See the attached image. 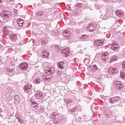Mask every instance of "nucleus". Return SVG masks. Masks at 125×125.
Returning a JSON list of instances; mask_svg holds the SVG:
<instances>
[{"instance_id": "1", "label": "nucleus", "mask_w": 125, "mask_h": 125, "mask_svg": "<svg viewBox=\"0 0 125 125\" xmlns=\"http://www.w3.org/2000/svg\"><path fill=\"white\" fill-rule=\"evenodd\" d=\"M74 100L73 99H65L64 102H65L66 104V107L67 109L70 113H74L75 111H76L78 109V107L77 106H75L73 107V108L70 109L69 107H70V105L72 106V104L73 103Z\"/></svg>"}, {"instance_id": "2", "label": "nucleus", "mask_w": 125, "mask_h": 125, "mask_svg": "<svg viewBox=\"0 0 125 125\" xmlns=\"http://www.w3.org/2000/svg\"><path fill=\"white\" fill-rule=\"evenodd\" d=\"M11 12L9 11H3L0 14V16L3 20L7 21L11 17Z\"/></svg>"}, {"instance_id": "3", "label": "nucleus", "mask_w": 125, "mask_h": 125, "mask_svg": "<svg viewBox=\"0 0 125 125\" xmlns=\"http://www.w3.org/2000/svg\"><path fill=\"white\" fill-rule=\"evenodd\" d=\"M56 71L55 68L52 66H47L44 69V72L46 75H50V74H54Z\"/></svg>"}, {"instance_id": "4", "label": "nucleus", "mask_w": 125, "mask_h": 125, "mask_svg": "<svg viewBox=\"0 0 125 125\" xmlns=\"http://www.w3.org/2000/svg\"><path fill=\"white\" fill-rule=\"evenodd\" d=\"M122 98L119 96H116L114 97H112L109 99V102L111 104H114V105H117L120 103V100H121Z\"/></svg>"}, {"instance_id": "5", "label": "nucleus", "mask_w": 125, "mask_h": 125, "mask_svg": "<svg viewBox=\"0 0 125 125\" xmlns=\"http://www.w3.org/2000/svg\"><path fill=\"white\" fill-rule=\"evenodd\" d=\"M32 84H27L25 85L23 88V90L24 92L27 93V94H32L33 92H32Z\"/></svg>"}, {"instance_id": "6", "label": "nucleus", "mask_w": 125, "mask_h": 125, "mask_svg": "<svg viewBox=\"0 0 125 125\" xmlns=\"http://www.w3.org/2000/svg\"><path fill=\"white\" fill-rule=\"evenodd\" d=\"M19 67L21 71H26L29 68V64L27 62H22L19 64Z\"/></svg>"}, {"instance_id": "7", "label": "nucleus", "mask_w": 125, "mask_h": 125, "mask_svg": "<svg viewBox=\"0 0 125 125\" xmlns=\"http://www.w3.org/2000/svg\"><path fill=\"white\" fill-rule=\"evenodd\" d=\"M95 29H96V26H95V24L93 23H89L87 27V31L88 32H93L95 31Z\"/></svg>"}, {"instance_id": "8", "label": "nucleus", "mask_w": 125, "mask_h": 125, "mask_svg": "<svg viewBox=\"0 0 125 125\" xmlns=\"http://www.w3.org/2000/svg\"><path fill=\"white\" fill-rule=\"evenodd\" d=\"M101 17L102 18L103 20H107V19L111 17V12L110 10H107L104 15H101Z\"/></svg>"}, {"instance_id": "9", "label": "nucleus", "mask_w": 125, "mask_h": 125, "mask_svg": "<svg viewBox=\"0 0 125 125\" xmlns=\"http://www.w3.org/2000/svg\"><path fill=\"white\" fill-rule=\"evenodd\" d=\"M55 119L53 120V122L55 125H58L62 122V117L59 116L58 115H56L54 116Z\"/></svg>"}, {"instance_id": "10", "label": "nucleus", "mask_w": 125, "mask_h": 125, "mask_svg": "<svg viewBox=\"0 0 125 125\" xmlns=\"http://www.w3.org/2000/svg\"><path fill=\"white\" fill-rule=\"evenodd\" d=\"M4 90L7 91V92H14V90L12 88V86H11V83H7L5 86L4 87Z\"/></svg>"}, {"instance_id": "11", "label": "nucleus", "mask_w": 125, "mask_h": 125, "mask_svg": "<svg viewBox=\"0 0 125 125\" xmlns=\"http://www.w3.org/2000/svg\"><path fill=\"white\" fill-rule=\"evenodd\" d=\"M114 85H115L116 89H119V90H122L124 88V84L120 81L116 82L114 83Z\"/></svg>"}, {"instance_id": "12", "label": "nucleus", "mask_w": 125, "mask_h": 125, "mask_svg": "<svg viewBox=\"0 0 125 125\" xmlns=\"http://www.w3.org/2000/svg\"><path fill=\"white\" fill-rule=\"evenodd\" d=\"M118 72H119V70L115 67H109L108 69V73L110 75H116L118 74Z\"/></svg>"}, {"instance_id": "13", "label": "nucleus", "mask_w": 125, "mask_h": 125, "mask_svg": "<svg viewBox=\"0 0 125 125\" xmlns=\"http://www.w3.org/2000/svg\"><path fill=\"white\" fill-rule=\"evenodd\" d=\"M94 44L97 47L100 48V46H102L104 44V41L103 40H97L94 42Z\"/></svg>"}, {"instance_id": "14", "label": "nucleus", "mask_w": 125, "mask_h": 125, "mask_svg": "<svg viewBox=\"0 0 125 125\" xmlns=\"http://www.w3.org/2000/svg\"><path fill=\"white\" fill-rule=\"evenodd\" d=\"M10 29V27L8 26H4L3 29V34L5 35V36H8V35H10V32L9 30Z\"/></svg>"}, {"instance_id": "15", "label": "nucleus", "mask_w": 125, "mask_h": 125, "mask_svg": "<svg viewBox=\"0 0 125 125\" xmlns=\"http://www.w3.org/2000/svg\"><path fill=\"white\" fill-rule=\"evenodd\" d=\"M101 59L103 60V61L106 62L108 59H109V53L105 52L102 54Z\"/></svg>"}, {"instance_id": "16", "label": "nucleus", "mask_w": 125, "mask_h": 125, "mask_svg": "<svg viewBox=\"0 0 125 125\" xmlns=\"http://www.w3.org/2000/svg\"><path fill=\"white\" fill-rule=\"evenodd\" d=\"M111 48L112 50H113V51H116L120 49V45H119V44L118 43H113L111 45Z\"/></svg>"}, {"instance_id": "17", "label": "nucleus", "mask_w": 125, "mask_h": 125, "mask_svg": "<svg viewBox=\"0 0 125 125\" xmlns=\"http://www.w3.org/2000/svg\"><path fill=\"white\" fill-rule=\"evenodd\" d=\"M62 54L64 57H68L69 54H70V51L69 49L63 48L62 49Z\"/></svg>"}, {"instance_id": "18", "label": "nucleus", "mask_w": 125, "mask_h": 125, "mask_svg": "<svg viewBox=\"0 0 125 125\" xmlns=\"http://www.w3.org/2000/svg\"><path fill=\"white\" fill-rule=\"evenodd\" d=\"M4 71L5 74L8 75L9 76H12V75H13V69L12 68L7 67L5 68Z\"/></svg>"}, {"instance_id": "19", "label": "nucleus", "mask_w": 125, "mask_h": 125, "mask_svg": "<svg viewBox=\"0 0 125 125\" xmlns=\"http://www.w3.org/2000/svg\"><path fill=\"white\" fill-rule=\"evenodd\" d=\"M9 39L12 42H16V40H17V36L12 33V32L10 31V34H9Z\"/></svg>"}, {"instance_id": "20", "label": "nucleus", "mask_w": 125, "mask_h": 125, "mask_svg": "<svg viewBox=\"0 0 125 125\" xmlns=\"http://www.w3.org/2000/svg\"><path fill=\"white\" fill-rule=\"evenodd\" d=\"M115 14L117 17L119 18H122L124 17V12L122 10H118L116 11Z\"/></svg>"}, {"instance_id": "21", "label": "nucleus", "mask_w": 125, "mask_h": 125, "mask_svg": "<svg viewBox=\"0 0 125 125\" xmlns=\"http://www.w3.org/2000/svg\"><path fill=\"white\" fill-rule=\"evenodd\" d=\"M63 36H64V38L66 39H70V37H71V32L68 30H64L63 33Z\"/></svg>"}, {"instance_id": "22", "label": "nucleus", "mask_w": 125, "mask_h": 125, "mask_svg": "<svg viewBox=\"0 0 125 125\" xmlns=\"http://www.w3.org/2000/svg\"><path fill=\"white\" fill-rule=\"evenodd\" d=\"M17 23L19 27L22 28V27H23V25H24V20H23V19L21 18H19L17 20Z\"/></svg>"}, {"instance_id": "23", "label": "nucleus", "mask_w": 125, "mask_h": 125, "mask_svg": "<svg viewBox=\"0 0 125 125\" xmlns=\"http://www.w3.org/2000/svg\"><path fill=\"white\" fill-rule=\"evenodd\" d=\"M35 97L37 99H42L43 98V95L41 92L37 91L35 93Z\"/></svg>"}, {"instance_id": "24", "label": "nucleus", "mask_w": 125, "mask_h": 125, "mask_svg": "<svg viewBox=\"0 0 125 125\" xmlns=\"http://www.w3.org/2000/svg\"><path fill=\"white\" fill-rule=\"evenodd\" d=\"M64 65H65V62H59L58 63V67L59 69H64Z\"/></svg>"}, {"instance_id": "25", "label": "nucleus", "mask_w": 125, "mask_h": 125, "mask_svg": "<svg viewBox=\"0 0 125 125\" xmlns=\"http://www.w3.org/2000/svg\"><path fill=\"white\" fill-rule=\"evenodd\" d=\"M89 68L90 70H92V71H94V72H96V71H97L98 70V67H97V65H96V64L89 65Z\"/></svg>"}, {"instance_id": "26", "label": "nucleus", "mask_w": 125, "mask_h": 125, "mask_svg": "<svg viewBox=\"0 0 125 125\" xmlns=\"http://www.w3.org/2000/svg\"><path fill=\"white\" fill-rule=\"evenodd\" d=\"M31 106L33 108H36L37 106L39 105V104L37 103V102H36V101H35L34 100H31Z\"/></svg>"}, {"instance_id": "27", "label": "nucleus", "mask_w": 125, "mask_h": 125, "mask_svg": "<svg viewBox=\"0 0 125 125\" xmlns=\"http://www.w3.org/2000/svg\"><path fill=\"white\" fill-rule=\"evenodd\" d=\"M36 14L37 15V16H39V17H41V16H42V15H43V12L38 10L36 12Z\"/></svg>"}, {"instance_id": "28", "label": "nucleus", "mask_w": 125, "mask_h": 125, "mask_svg": "<svg viewBox=\"0 0 125 125\" xmlns=\"http://www.w3.org/2000/svg\"><path fill=\"white\" fill-rule=\"evenodd\" d=\"M118 60V57L117 56H113L110 59V62L112 63L113 61H117Z\"/></svg>"}, {"instance_id": "29", "label": "nucleus", "mask_w": 125, "mask_h": 125, "mask_svg": "<svg viewBox=\"0 0 125 125\" xmlns=\"http://www.w3.org/2000/svg\"><path fill=\"white\" fill-rule=\"evenodd\" d=\"M41 79L40 78H37L34 80V83H36V84H39V83H41Z\"/></svg>"}, {"instance_id": "30", "label": "nucleus", "mask_w": 125, "mask_h": 125, "mask_svg": "<svg viewBox=\"0 0 125 125\" xmlns=\"http://www.w3.org/2000/svg\"><path fill=\"white\" fill-rule=\"evenodd\" d=\"M14 99L15 104H18L19 103V96L17 95L15 96Z\"/></svg>"}, {"instance_id": "31", "label": "nucleus", "mask_w": 125, "mask_h": 125, "mask_svg": "<svg viewBox=\"0 0 125 125\" xmlns=\"http://www.w3.org/2000/svg\"><path fill=\"white\" fill-rule=\"evenodd\" d=\"M55 49L56 50V51H57V52H58V51L60 52L61 50V46L56 45H55Z\"/></svg>"}, {"instance_id": "32", "label": "nucleus", "mask_w": 125, "mask_h": 125, "mask_svg": "<svg viewBox=\"0 0 125 125\" xmlns=\"http://www.w3.org/2000/svg\"><path fill=\"white\" fill-rule=\"evenodd\" d=\"M102 7V6L100 3H97L95 5V8H97V9H100Z\"/></svg>"}, {"instance_id": "33", "label": "nucleus", "mask_w": 125, "mask_h": 125, "mask_svg": "<svg viewBox=\"0 0 125 125\" xmlns=\"http://www.w3.org/2000/svg\"><path fill=\"white\" fill-rule=\"evenodd\" d=\"M120 77L121 79H125V72H123L120 73Z\"/></svg>"}, {"instance_id": "34", "label": "nucleus", "mask_w": 125, "mask_h": 125, "mask_svg": "<svg viewBox=\"0 0 125 125\" xmlns=\"http://www.w3.org/2000/svg\"><path fill=\"white\" fill-rule=\"evenodd\" d=\"M42 55L43 58H47L48 57V53L47 54H42Z\"/></svg>"}, {"instance_id": "35", "label": "nucleus", "mask_w": 125, "mask_h": 125, "mask_svg": "<svg viewBox=\"0 0 125 125\" xmlns=\"http://www.w3.org/2000/svg\"><path fill=\"white\" fill-rule=\"evenodd\" d=\"M16 118L18 120V121L20 123V124H21V123H22L23 121L22 120H21V119L20 118V117H19V116L16 115Z\"/></svg>"}, {"instance_id": "36", "label": "nucleus", "mask_w": 125, "mask_h": 125, "mask_svg": "<svg viewBox=\"0 0 125 125\" xmlns=\"http://www.w3.org/2000/svg\"><path fill=\"white\" fill-rule=\"evenodd\" d=\"M86 38H87V37L86 36V35H83L81 37V40H86Z\"/></svg>"}, {"instance_id": "37", "label": "nucleus", "mask_w": 125, "mask_h": 125, "mask_svg": "<svg viewBox=\"0 0 125 125\" xmlns=\"http://www.w3.org/2000/svg\"><path fill=\"white\" fill-rule=\"evenodd\" d=\"M122 66L123 70H125V61H124L122 62Z\"/></svg>"}, {"instance_id": "38", "label": "nucleus", "mask_w": 125, "mask_h": 125, "mask_svg": "<svg viewBox=\"0 0 125 125\" xmlns=\"http://www.w3.org/2000/svg\"><path fill=\"white\" fill-rule=\"evenodd\" d=\"M82 5H83V4L81 3H78L76 4V6L79 7V8H81V7H82Z\"/></svg>"}, {"instance_id": "39", "label": "nucleus", "mask_w": 125, "mask_h": 125, "mask_svg": "<svg viewBox=\"0 0 125 125\" xmlns=\"http://www.w3.org/2000/svg\"><path fill=\"white\" fill-rule=\"evenodd\" d=\"M55 112H54V113H52L51 115V119H53V120H54L55 119Z\"/></svg>"}, {"instance_id": "40", "label": "nucleus", "mask_w": 125, "mask_h": 125, "mask_svg": "<svg viewBox=\"0 0 125 125\" xmlns=\"http://www.w3.org/2000/svg\"><path fill=\"white\" fill-rule=\"evenodd\" d=\"M57 76H58L59 77H60L61 76V71L58 70L57 72Z\"/></svg>"}, {"instance_id": "41", "label": "nucleus", "mask_w": 125, "mask_h": 125, "mask_svg": "<svg viewBox=\"0 0 125 125\" xmlns=\"http://www.w3.org/2000/svg\"><path fill=\"white\" fill-rule=\"evenodd\" d=\"M48 53L45 50H43L42 52V54H47Z\"/></svg>"}, {"instance_id": "42", "label": "nucleus", "mask_w": 125, "mask_h": 125, "mask_svg": "<svg viewBox=\"0 0 125 125\" xmlns=\"http://www.w3.org/2000/svg\"><path fill=\"white\" fill-rule=\"evenodd\" d=\"M41 43L42 44H46V42L44 40H42L41 41Z\"/></svg>"}, {"instance_id": "43", "label": "nucleus", "mask_w": 125, "mask_h": 125, "mask_svg": "<svg viewBox=\"0 0 125 125\" xmlns=\"http://www.w3.org/2000/svg\"><path fill=\"white\" fill-rule=\"evenodd\" d=\"M102 98L103 99H104V100H105L106 98H107V97H106L105 96H102Z\"/></svg>"}, {"instance_id": "44", "label": "nucleus", "mask_w": 125, "mask_h": 125, "mask_svg": "<svg viewBox=\"0 0 125 125\" xmlns=\"http://www.w3.org/2000/svg\"><path fill=\"white\" fill-rule=\"evenodd\" d=\"M1 113H2V109L0 107V115H1Z\"/></svg>"}, {"instance_id": "45", "label": "nucleus", "mask_w": 125, "mask_h": 125, "mask_svg": "<svg viewBox=\"0 0 125 125\" xmlns=\"http://www.w3.org/2000/svg\"><path fill=\"white\" fill-rule=\"evenodd\" d=\"M7 1H14V0H6Z\"/></svg>"}, {"instance_id": "46", "label": "nucleus", "mask_w": 125, "mask_h": 125, "mask_svg": "<svg viewBox=\"0 0 125 125\" xmlns=\"http://www.w3.org/2000/svg\"><path fill=\"white\" fill-rule=\"evenodd\" d=\"M123 52H124V54L125 55V48L123 49Z\"/></svg>"}, {"instance_id": "47", "label": "nucleus", "mask_w": 125, "mask_h": 125, "mask_svg": "<svg viewBox=\"0 0 125 125\" xmlns=\"http://www.w3.org/2000/svg\"><path fill=\"white\" fill-rule=\"evenodd\" d=\"M17 5H18V6H20L21 7H20V8H21V6H22V5H21V4H18Z\"/></svg>"}, {"instance_id": "48", "label": "nucleus", "mask_w": 125, "mask_h": 125, "mask_svg": "<svg viewBox=\"0 0 125 125\" xmlns=\"http://www.w3.org/2000/svg\"><path fill=\"white\" fill-rule=\"evenodd\" d=\"M104 2H106L107 1H108V0H104Z\"/></svg>"}, {"instance_id": "49", "label": "nucleus", "mask_w": 125, "mask_h": 125, "mask_svg": "<svg viewBox=\"0 0 125 125\" xmlns=\"http://www.w3.org/2000/svg\"><path fill=\"white\" fill-rule=\"evenodd\" d=\"M120 106H121V105L119 104V105H118V107H120Z\"/></svg>"}, {"instance_id": "50", "label": "nucleus", "mask_w": 125, "mask_h": 125, "mask_svg": "<svg viewBox=\"0 0 125 125\" xmlns=\"http://www.w3.org/2000/svg\"><path fill=\"white\" fill-rule=\"evenodd\" d=\"M106 116H108V115L107 114H106Z\"/></svg>"}, {"instance_id": "51", "label": "nucleus", "mask_w": 125, "mask_h": 125, "mask_svg": "<svg viewBox=\"0 0 125 125\" xmlns=\"http://www.w3.org/2000/svg\"><path fill=\"white\" fill-rule=\"evenodd\" d=\"M0 22H1V21L0 20Z\"/></svg>"}]
</instances>
